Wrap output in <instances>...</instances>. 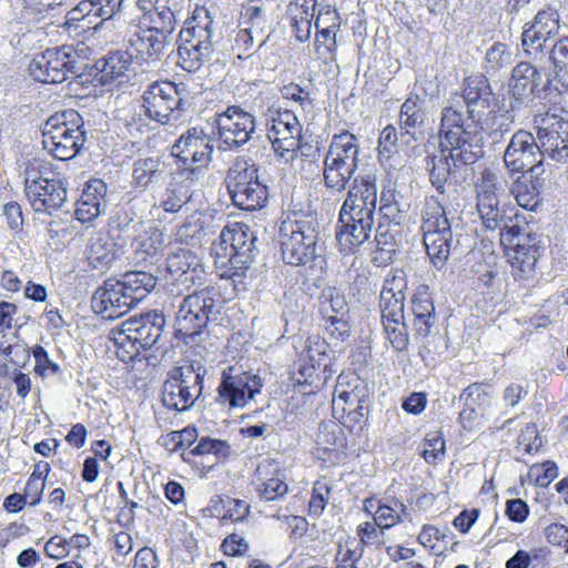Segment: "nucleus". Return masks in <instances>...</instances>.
<instances>
[{"mask_svg":"<svg viewBox=\"0 0 568 568\" xmlns=\"http://www.w3.org/2000/svg\"><path fill=\"white\" fill-rule=\"evenodd\" d=\"M407 280L404 271H393L384 281L381 295L400 296L406 295Z\"/></svg>","mask_w":568,"mask_h":568,"instance_id":"nucleus-59","label":"nucleus"},{"mask_svg":"<svg viewBox=\"0 0 568 568\" xmlns=\"http://www.w3.org/2000/svg\"><path fill=\"white\" fill-rule=\"evenodd\" d=\"M538 149L545 155L562 162L568 159V116L547 113L537 132Z\"/></svg>","mask_w":568,"mask_h":568,"instance_id":"nucleus-22","label":"nucleus"},{"mask_svg":"<svg viewBox=\"0 0 568 568\" xmlns=\"http://www.w3.org/2000/svg\"><path fill=\"white\" fill-rule=\"evenodd\" d=\"M106 184L99 179L90 180L75 203L74 215L81 223H92L106 209Z\"/></svg>","mask_w":568,"mask_h":568,"instance_id":"nucleus-27","label":"nucleus"},{"mask_svg":"<svg viewBox=\"0 0 568 568\" xmlns=\"http://www.w3.org/2000/svg\"><path fill=\"white\" fill-rule=\"evenodd\" d=\"M329 487L326 483L316 481L313 488V495L308 504L310 513L314 515H320L325 509L328 495Z\"/></svg>","mask_w":568,"mask_h":568,"instance_id":"nucleus-64","label":"nucleus"},{"mask_svg":"<svg viewBox=\"0 0 568 568\" xmlns=\"http://www.w3.org/2000/svg\"><path fill=\"white\" fill-rule=\"evenodd\" d=\"M440 140L443 138L440 136ZM440 145L443 148V152L448 151V155L440 156L438 160L433 159V168L430 170V182L440 192H444L445 184L447 182L448 176L453 172V168H459L462 165H468L469 163H458L456 164L454 160L450 158V149L443 145V141H440Z\"/></svg>","mask_w":568,"mask_h":568,"instance_id":"nucleus-46","label":"nucleus"},{"mask_svg":"<svg viewBox=\"0 0 568 568\" xmlns=\"http://www.w3.org/2000/svg\"><path fill=\"white\" fill-rule=\"evenodd\" d=\"M62 0H38V23L43 21V24L38 27V38L41 36L40 30L52 28L51 33H59L58 28L63 27L68 30L72 29L64 24L65 14H63Z\"/></svg>","mask_w":568,"mask_h":568,"instance_id":"nucleus-42","label":"nucleus"},{"mask_svg":"<svg viewBox=\"0 0 568 568\" xmlns=\"http://www.w3.org/2000/svg\"><path fill=\"white\" fill-rule=\"evenodd\" d=\"M328 348V344L318 336L307 339L306 356L311 362L312 367H327Z\"/></svg>","mask_w":568,"mask_h":568,"instance_id":"nucleus-56","label":"nucleus"},{"mask_svg":"<svg viewBox=\"0 0 568 568\" xmlns=\"http://www.w3.org/2000/svg\"><path fill=\"white\" fill-rule=\"evenodd\" d=\"M398 194L394 190L383 191L379 200V213L384 220L393 225L403 223L406 211L402 207Z\"/></svg>","mask_w":568,"mask_h":568,"instance_id":"nucleus-47","label":"nucleus"},{"mask_svg":"<svg viewBox=\"0 0 568 568\" xmlns=\"http://www.w3.org/2000/svg\"><path fill=\"white\" fill-rule=\"evenodd\" d=\"M494 101L488 79L474 74L464 79L460 94L450 98L442 110L439 134L443 145L450 149L456 164L475 163L481 155L480 121Z\"/></svg>","mask_w":568,"mask_h":568,"instance_id":"nucleus-1","label":"nucleus"},{"mask_svg":"<svg viewBox=\"0 0 568 568\" xmlns=\"http://www.w3.org/2000/svg\"><path fill=\"white\" fill-rule=\"evenodd\" d=\"M85 258L92 270L105 272L121 255V247L109 234L92 235L85 246Z\"/></svg>","mask_w":568,"mask_h":568,"instance_id":"nucleus-29","label":"nucleus"},{"mask_svg":"<svg viewBox=\"0 0 568 568\" xmlns=\"http://www.w3.org/2000/svg\"><path fill=\"white\" fill-rule=\"evenodd\" d=\"M541 73L529 62H519L511 71L509 92L514 102L511 109L526 103L541 82Z\"/></svg>","mask_w":568,"mask_h":568,"instance_id":"nucleus-28","label":"nucleus"},{"mask_svg":"<svg viewBox=\"0 0 568 568\" xmlns=\"http://www.w3.org/2000/svg\"><path fill=\"white\" fill-rule=\"evenodd\" d=\"M316 0H296L291 7L292 21L300 22L303 28L312 27V19L315 16Z\"/></svg>","mask_w":568,"mask_h":568,"instance_id":"nucleus-61","label":"nucleus"},{"mask_svg":"<svg viewBox=\"0 0 568 568\" xmlns=\"http://www.w3.org/2000/svg\"><path fill=\"white\" fill-rule=\"evenodd\" d=\"M422 231L427 254L437 268H442L450 252L452 227L442 201L427 197L422 211Z\"/></svg>","mask_w":568,"mask_h":568,"instance_id":"nucleus-9","label":"nucleus"},{"mask_svg":"<svg viewBox=\"0 0 568 568\" xmlns=\"http://www.w3.org/2000/svg\"><path fill=\"white\" fill-rule=\"evenodd\" d=\"M213 18L204 7H197L180 31L179 40L193 43L197 47L213 48Z\"/></svg>","mask_w":568,"mask_h":568,"instance_id":"nucleus-31","label":"nucleus"},{"mask_svg":"<svg viewBox=\"0 0 568 568\" xmlns=\"http://www.w3.org/2000/svg\"><path fill=\"white\" fill-rule=\"evenodd\" d=\"M172 33L153 26L140 27L130 34L128 50L139 63L160 60L171 44Z\"/></svg>","mask_w":568,"mask_h":568,"instance_id":"nucleus-23","label":"nucleus"},{"mask_svg":"<svg viewBox=\"0 0 568 568\" xmlns=\"http://www.w3.org/2000/svg\"><path fill=\"white\" fill-rule=\"evenodd\" d=\"M165 326V317L159 311L133 315L121 324L114 334L116 356L124 363L133 361L142 351L154 346Z\"/></svg>","mask_w":568,"mask_h":568,"instance_id":"nucleus-5","label":"nucleus"},{"mask_svg":"<svg viewBox=\"0 0 568 568\" xmlns=\"http://www.w3.org/2000/svg\"><path fill=\"white\" fill-rule=\"evenodd\" d=\"M0 363L9 364V375L13 372V369H18L21 364L26 362L29 357V354L26 353L24 348L21 345H7L2 348Z\"/></svg>","mask_w":568,"mask_h":568,"instance_id":"nucleus-63","label":"nucleus"},{"mask_svg":"<svg viewBox=\"0 0 568 568\" xmlns=\"http://www.w3.org/2000/svg\"><path fill=\"white\" fill-rule=\"evenodd\" d=\"M375 211L341 207L336 242L341 252L354 253L371 236Z\"/></svg>","mask_w":568,"mask_h":568,"instance_id":"nucleus-16","label":"nucleus"},{"mask_svg":"<svg viewBox=\"0 0 568 568\" xmlns=\"http://www.w3.org/2000/svg\"><path fill=\"white\" fill-rule=\"evenodd\" d=\"M68 118L74 121L79 114L74 111L55 113L48 118L41 128L42 148L58 160L74 158L87 140L80 125L69 126Z\"/></svg>","mask_w":568,"mask_h":568,"instance_id":"nucleus-11","label":"nucleus"},{"mask_svg":"<svg viewBox=\"0 0 568 568\" xmlns=\"http://www.w3.org/2000/svg\"><path fill=\"white\" fill-rule=\"evenodd\" d=\"M225 184L232 203L242 210H260L267 203V187L258 181L257 168L246 161L237 160L229 169Z\"/></svg>","mask_w":568,"mask_h":568,"instance_id":"nucleus-12","label":"nucleus"},{"mask_svg":"<svg viewBox=\"0 0 568 568\" xmlns=\"http://www.w3.org/2000/svg\"><path fill=\"white\" fill-rule=\"evenodd\" d=\"M557 80L568 90V38L555 42L550 51Z\"/></svg>","mask_w":568,"mask_h":568,"instance_id":"nucleus-48","label":"nucleus"},{"mask_svg":"<svg viewBox=\"0 0 568 568\" xmlns=\"http://www.w3.org/2000/svg\"><path fill=\"white\" fill-rule=\"evenodd\" d=\"M324 320L326 321L325 331L331 338L337 342H344L349 336L351 326L348 323V317H336V315H334L331 316V318Z\"/></svg>","mask_w":568,"mask_h":568,"instance_id":"nucleus-62","label":"nucleus"},{"mask_svg":"<svg viewBox=\"0 0 568 568\" xmlns=\"http://www.w3.org/2000/svg\"><path fill=\"white\" fill-rule=\"evenodd\" d=\"M426 119L425 101L419 93H410L400 106L399 126L406 134L420 128Z\"/></svg>","mask_w":568,"mask_h":568,"instance_id":"nucleus-40","label":"nucleus"},{"mask_svg":"<svg viewBox=\"0 0 568 568\" xmlns=\"http://www.w3.org/2000/svg\"><path fill=\"white\" fill-rule=\"evenodd\" d=\"M376 251L372 258V262L376 266H385L394 260V256L397 251V243L393 233L388 230H383V226L379 225L376 235Z\"/></svg>","mask_w":568,"mask_h":568,"instance_id":"nucleus-45","label":"nucleus"},{"mask_svg":"<svg viewBox=\"0 0 568 568\" xmlns=\"http://www.w3.org/2000/svg\"><path fill=\"white\" fill-rule=\"evenodd\" d=\"M219 139L224 149L245 144L255 131V118L242 108L232 105L215 119Z\"/></svg>","mask_w":568,"mask_h":568,"instance_id":"nucleus-21","label":"nucleus"},{"mask_svg":"<svg viewBox=\"0 0 568 568\" xmlns=\"http://www.w3.org/2000/svg\"><path fill=\"white\" fill-rule=\"evenodd\" d=\"M42 223L47 225L49 245L54 250L65 246L72 239L70 227L61 219H52L49 221L43 220Z\"/></svg>","mask_w":568,"mask_h":568,"instance_id":"nucleus-54","label":"nucleus"},{"mask_svg":"<svg viewBox=\"0 0 568 568\" xmlns=\"http://www.w3.org/2000/svg\"><path fill=\"white\" fill-rule=\"evenodd\" d=\"M412 93H419L424 101L426 98H435L439 94V82L434 72L427 71L416 78Z\"/></svg>","mask_w":568,"mask_h":568,"instance_id":"nucleus-58","label":"nucleus"},{"mask_svg":"<svg viewBox=\"0 0 568 568\" xmlns=\"http://www.w3.org/2000/svg\"><path fill=\"white\" fill-rule=\"evenodd\" d=\"M166 270L174 281L183 284L194 283L202 272L199 257L185 248H179L168 256Z\"/></svg>","mask_w":568,"mask_h":568,"instance_id":"nucleus-34","label":"nucleus"},{"mask_svg":"<svg viewBox=\"0 0 568 568\" xmlns=\"http://www.w3.org/2000/svg\"><path fill=\"white\" fill-rule=\"evenodd\" d=\"M405 318L383 320L387 341L396 352H403L408 345V333Z\"/></svg>","mask_w":568,"mask_h":568,"instance_id":"nucleus-50","label":"nucleus"},{"mask_svg":"<svg viewBox=\"0 0 568 568\" xmlns=\"http://www.w3.org/2000/svg\"><path fill=\"white\" fill-rule=\"evenodd\" d=\"M186 92V85L183 83L154 81L148 84L141 95L144 115L160 124L179 119L187 103Z\"/></svg>","mask_w":568,"mask_h":568,"instance_id":"nucleus-10","label":"nucleus"},{"mask_svg":"<svg viewBox=\"0 0 568 568\" xmlns=\"http://www.w3.org/2000/svg\"><path fill=\"white\" fill-rule=\"evenodd\" d=\"M171 154L182 163V170H195L197 180L201 169L212 161L213 140L200 126L187 129L172 145Z\"/></svg>","mask_w":568,"mask_h":568,"instance_id":"nucleus-17","label":"nucleus"},{"mask_svg":"<svg viewBox=\"0 0 568 568\" xmlns=\"http://www.w3.org/2000/svg\"><path fill=\"white\" fill-rule=\"evenodd\" d=\"M222 297L214 286H207L185 296L175 316L176 332L194 338L216 321L222 308Z\"/></svg>","mask_w":568,"mask_h":568,"instance_id":"nucleus-6","label":"nucleus"},{"mask_svg":"<svg viewBox=\"0 0 568 568\" xmlns=\"http://www.w3.org/2000/svg\"><path fill=\"white\" fill-rule=\"evenodd\" d=\"M232 371L230 367L229 372L222 373L216 402L231 408H242L261 392L262 379L258 375L246 372L233 375Z\"/></svg>","mask_w":568,"mask_h":568,"instance_id":"nucleus-20","label":"nucleus"},{"mask_svg":"<svg viewBox=\"0 0 568 568\" xmlns=\"http://www.w3.org/2000/svg\"><path fill=\"white\" fill-rule=\"evenodd\" d=\"M345 438L342 428L335 423L322 424L317 434L316 444L321 458H338L339 452L344 448Z\"/></svg>","mask_w":568,"mask_h":568,"instance_id":"nucleus-41","label":"nucleus"},{"mask_svg":"<svg viewBox=\"0 0 568 568\" xmlns=\"http://www.w3.org/2000/svg\"><path fill=\"white\" fill-rule=\"evenodd\" d=\"M504 162L510 172L528 171L530 178L540 176L545 172L538 142L530 132L525 130H518L511 136L504 153Z\"/></svg>","mask_w":568,"mask_h":568,"instance_id":"nucleus-18","label":"nucleus"},{"mask_svg":"<svg viewBox=\"0 0 568 568\" xmlns=\"http://www.w3.org/2000/svg\"><path fill=\"white\" fill-rule=\"evenodd\" d=\"M320 223L310 214L288 215L280 227L282 257L290 265H305L318 255Z\"/></svg>","mask_w":568,"mask_h":568,"instance_id":"nucleus-4","label":"nucleus"},{"mask_svg":"<svg viewBox=\"0 0 568 568\" xmlns=\"http://www.w3.org/2000/svg\"><path fill=\"white\" fill-rule=\"evenodd\" d=\"M213 48L195 45L193 43L179 40L178 64L187 72L197 71L211 57Z\"/></svg>","mask_w":568,"mask_h":568,"instance_id":"nucleus-43","label":"nucleus"},{"mask_svg":"<svg viewBox=\"0 0 568 568\" xmlns=\"http://www.w3.org/2000/svg\"><path fill=\"white\" fill-rule=\"evenodd\" d=\"M124 0H82L65 13L64 24L77 30H98L105 21L113 19Z\"/></svg>","mask_w":568,"mask_h":568,"instance_id":"nucleus-19","label":"nucleus"},{"mask_svg":"<svg viewBox=\"0 0 568 568\" xmlns=\"http://www.w3.org/2000/svg\"><path fill=\"white\" fill-rule=\"evenodd\" d=\"M493 397L491 386L487 383H473L466 387L459 399L464 403V408L459 413L463 422L471 423L490 406Z\"/></svg>","mask_w":568,"mask_h":568,"instance_id":"nucleus-32","label":"nucleus"},{"mask_svg":"<svg viewBox=\"0 0 568 568\" xmlns=\"http://www.w3.org/2000/svg\"><path fill=\"white\" fill-rule=\"evenodd\" d=\"M381 310L383 320L392 318H405L404 314V302L406 295L400 296H385L381 295Z\"/></svg>","mask_w":568,"mask_h":568,"instance_id":"nucleus-57","label":"nucleus"},{"mask_svg":"<svg viewBox=\"0 0 568 568\" xmlns=\"http://www.w3.org/2000/svg\"><path fill=\"white\" fill-rule=\"evenodd\" d=\"M255 484L258 496L266 500H275L288 491L285 470L273 458H263L255 469Z\"/></svg>","mask_w":568,"mask_h":568,"instance_id":"nucleus-26","label":"nucleus"},{"mask_svg":"<svg viewBox=\"0 0 568 568\" xmlns=\"http://www.w3.org/2000/svg\"><path fill=\"white\" fill-rule=\"evenodd\" d=\"M369 389L367 383L354 372H342L336 381L332 408L336 418L347 417L358 424L367 414Z\"/></svg>","mask_w":568,"mask_h":568,"instance_id":"nucleus-13","label":"nucleus"},{"mask_svg":"<svg viewBox=\"0 0 568 568\" xmlns=\"http://www.w3.org/2000/svg\"><path fill=\"white\" fill-rule=\"evenodd\" d=\"M497 174L485 169L476 184L477 212L486 230H500V243L516 278L525 280L532 275L539 257V245L535 234L526 232L521 216L515 207L499 205Z\"/></svg>","mask_w":568,"mask_h":568,"instance_id":"nucleus-2","label":"nucleus"},{"mask_svg":"<svg viewBox=\"0 0 568 568\" xmlns=\"http://www.w3.org/2000/svg\"><path fill=\"white\" fill-rule=\"evenodd\" d=\"M240 27L233 47L239 52V59L251 57L254 53L261 55L270 39L268 23L263 8L252 3L244 6L240 14Z\"/></svg>","mask_w":568,"mask_h":568,"instance_id":"nucleus-14","label":"nucleus"},{"mask_svg":"<svg viewBox=\"0 0 568 568\" xmlns=\"http://www.w3.org/2000/svg\"><path fill=\"white\" fill-rule=\"evenodd\" d=\"M256 235L252 229L242 222L225 226L220 234V242L212 250L219 257L227 258L230 278L245 274L254 260Z\"/></svg>","mask_w":568,"mask_h":568,"instance_id":"nucleus-8","label":"nucleus"},{"mask_svg":"<svg viewBox=\"0 0 568 568\" xmlns=\"http://www.w3.org/2000/svg\"><path fill=\"white\" fill-rule=\"evenodd\" d=\"M267 139L275 154L286 163L297 158L301 146L302 125L291 110L271 112L267 120Z\"/></svg>","mask_w":568,"mask_h":568,"instance_id":"nucleus-15","label":"nucleus"},{"mask_svg":"<svg viewBox=\"0 0 568 568\" xmlns=\"http://www.w3.org/2000/svg\"><path fill=\"white\" fill-rule=\"evenodd\" d=\"M445 455V440L440 433L427 434L423 443L422 456L428 464H436Z\"/></svg>","mask_w":568,"mask_h":568,"instance_id":"nucleus-55","label":"nucleus"},{"mask_svg":"<svg viewBox=\"0 0 568 568\" xmlns=\"http://www.w3.org/2000/svg\"><path fill=\"white\" fill-rule=\"evenodd\" d=\"M514 62L513 51L504 43H494L486 52L485 68L487 72H497Z\"/></svg>","mask_w":568,"mask_h":568,"instance_id":"nucleus-49","label":"nucleus"},{"mask_svg":"<svg viewBox=\"0 0 568 568\" xmlns=\"http://www.w3.org/2000/svg\"><path fill=\"white\" fill-rule=\"evenodd\" d=\"M164 174L165 164L158 155H140L132 163V184L141 191L158 184L163 180Z\"/></svg>","mask_w":568,"mask_h":568,"instance_id":"nucleus-35","label":"nucleus"},{"mask_svg":"<svg viewBox=\"0 0 568 568\" xmlns=\"http://www.w3.org/2000/svg\"><path fill=\"white\" fill-rule=\"evenodd\" d=\"M122 288L133 300V307L156 286V277L143 271H131L119 280Z\"/></svg>","mask_w":568,"mask_h":568,"instance_id":"nucleus-39","label":"nucleus"},{"mask_svg":"<svg viewBox=\"0 0 568 568\" xmlns=\"http://www.w3.org/2000/svg\"><path fill=\"white\" fill-rule=\"evenodd\" d=\"M70 54L59 47L47 49L38 60V82L62 83L69 71Z\"/></svg>","mask_w":568,"mask_h":568,"instance_id":"nucleus-30","label":"nucleus"},{"mask_svg":"<svg viewBox=\"0 0 568 568\" xmlns=\"http://www.w3.org/2000/svg\"><path fill=\"white\" fill-rule=\"evenodd\" d=\"M128 296L119 280L109 278L94 292L91 306L104 318H118L133 307V300Z\"/></svg>","mask_w":568,"mask_h":568,"instance_id":"nucleus-24","label":"nucleus"},{"mask_svg":"<svg viewBox=\"0 0 568 568\" xmlns=\"http://www.w3.org/2000/svg\"><path fill=\"white\" fill-rule=\"evenodd\" d=\"M164 193L162 207L166 212H178L191 197L190 187L196 181L195 170H181Z\"/></svg>","mask_w":568,"mask_h":568,"instance_id":"nucleus-37","label":"nucleus"},{"mask_svg":"<svg viewBox=\"0 0 568 568\" xmlns=\"http://www.w3.org/2000/svg\"><path fill=\"white\" fill-rule=\"evenodd\" d=\"M205 367L199 362L173 367L162 387V403L178 412L191 408L203 390Z\"/></svg>","mask_w":568,"mask_h":568,"instance_id":"nucleus-7","label":"nucleus"},{"mask_svg":"<svg viewBox=\"0 0 568 568\" xmlns=\"http://www.w3.org/2000/svg\"><path fill=\"white\" fill-rule=\"evenodd\" d=\"M67 200V189L59 180L38 178V202H41L44 210L51 215Z\"/></svg>","mask_w":568,"mask_h":568,"instance_id":"nucleus-44","label":"nucleus"},{"mask_svg":"<svg viewBox=\"0 0 568 568\" xmlns=\"http://www.w3.org/2000/svg\"><path fill=\"white\" fill-rule=\"evenodd\" d=\"M558 14L552 11H540L521 34V45L526 53L540 52L548 41L554 40L559 33Z\"/></svg>","mask_w":568,"mask_h":568,"instance_id":"nucleus-25","label":"nucleus"},{"mask_svg":"<svg viewBox=\"0 0 568 568\" xmlns=\"http://www.w3.org/2000/svg\"><path fill=\"white\" fill-rule=\"evenodd\" d=\"M410 304L415 334L425 338L436 323L435 306L430 294L426 288H420L413 295Z\"/></svg>","mask_w":568,"mask_h":568,"instance_id":"nucleus-36","label":"nucleus"},{"mask_svg":"<svg viewBox=\"0 0 568 568\" xmlns=\"http://www.w3.org/2000/svg\"><path fill=\"white\" fill-rule=\"evenodd\" d=\"M141 11V22L144 26H153L164 29V32H173L176 19L170 0H136Z\"/></svg>","mask_w":568,"mask_h":568,"instance_id":"nucleus-33","label":"nucleus"},{"mask_svg":"<svg viewBox=\"0 0 568 568\" xmlns=\"http://www.w3.org/2000/svg\"><path fill=\"white\" fill-rule=\"evenodd\" d=\"M316 30L315 49L318 53V58L323 59L325 62L335 61L336 33L339 29L323 27Z\"/></svg>","mask_w":568,"mask_h":568,"instance_id":"nucleus-52","label":"nucleus"},{"mask_svg":"<svg viewBox=\"0 0 568 568\" xmlns=\"http://www.w3.org/2000/svg\"><path fill=\"white\" fill-rule=\"evenodd\" d=\"M539 185V176L531 178L530 186H528L524 181L518 180L511 190L517 204L524 209L534 210L538 203Z\"/></svg>","mask_w":568,"mask_h":568,"instance_id":"nucleus-53","label":"nucleus"},{"mask_svg":"<svg viewBox=\"0 0 568 568\" xmlns=\"http://www.w3.org/2000/svg\"><path fill=\"white\" fill-rule=\"evenodd\" d=\"M358 153L356 135L348 131L334 134L324 159V184L337 193L347 190L342 207L376 211V178L372 173L355 175Z\"/></svg>","mask_w":568,"mask_h":568,"instance_id":"nucleus-3","label":"nucleus"},{"mask_svg":"<svg viewBox=\"0 0 568 568\" xmlns=\"http://www.w3.org/2000/svg\"><path fill=\"white\" fill-rule=\"evenodd\" d=\"M132 59H135L126 51L109 52L104 58L97 61L95 67L100 72L102 84H109L124 77L130 70Z\"/></svg>","mask_w":568,"mask_h":568,"instance_id":"nucleus-38","label":"nucleus"},{"mask_svg":"<svg viewBox=\"0 0 568 568\" xmlns=\"http://www.w3.org/2000/svg\"><path fill=\"white\" fill-rule=\"evenodd\" d=\"M316 0H296L291 7L292 21L300 22L303 28L312 27V19L315 16Z\"/></svg>","mask_w":568,"mask_h":568,"instance_id":"nucleus-60","label":"nucleus"},{"mask_svg":"<svg viewBox=\"0 0 568 568\" xmlns=\"http://www.w3.org/2000/svg\"><path fill=\"white\" fill-rule=\"evenodd\" d=\"M406 511V507L399 500H393L390 505H377L374 520L379 529H388L402 521V514Z\"/></svg>","mask_w":568,"mask_h":568,"instance_id":"nucleus-51","label":"nucleus"}]
</instances>
